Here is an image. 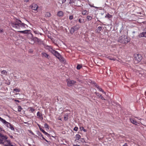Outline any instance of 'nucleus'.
Instances as JSON below:
<instances>
[{
    "mask_svg": "<svg viewBox=\"0 0 146 146\" xmlns=\"http://www.w3.org/2000/svg\"><path fill=\"white\" fill-rule=\"evenodd\" d=\"M40 131H42L43 133L45 132V131L42 129L40 128Z\"/></svg>",
    "mask_w": 146,
    "mask_h": 146,
    "instance_id": "37998d69",
    "label": "nucleus"
},
{
    "mask_svg": "<svg viewBox=\"0 0 146 146\" xmlns=\"http://www.w3.org/2000/svg\"><path fill=\"white\" fill-rule=\"evenodd\" d=\"M27 37L28 38L31 39V41L32 38H33V34L31 33V31L30 33H27Z\"/></svg>",
    "mask_w": 146,
    "mask_h": 146,
    "instance_id": "9d476101",
    "label": "nucleus"
},
{
    "mask_svg": "<svg viewBox=\"0 0 146 146\" xmlns=\"http://www.w3.org/2000/svg\"><path fill=\"white\" fill-rule=\"evenodd\" d=\"M13 91L17 92H19L20 91V89H19L15 88L13 90Z\"/></svg>",
    "mask_w": 146,
    "mask_h": 146,
    "instance_id": "72a5a7b5",
    "label": "nucleus"
},
{
    "mask_svg": "<svg viewBox=\"0 0 146 146\" xmlns=\"http://www.w3.org/2000/svg\"><path fill=\"white\" fill-rule=\"evenodd\" d=\"M76 83V82L74 80H68L67 82V84L68 86H73Z\"/></svg>",
    "mask_w": 146,
    "mask_h": 146,
    "instance_id": "0eeeda50",
    "label": "nucleus"
},
{
    "mask_svg": "<svg viewBox=\"0 0 146 146\" xmlns=\"http://www.w3.org/2000/svg\"><path fill=\"white\" fill-rule=\"evenodd\" d=\"M76 0H70L69 4H73L74 3Z\"/></svg>",
    "mask_w": 146,
    "mask_h": 146,
    "instance_id": "7c9ffc66",
    "label": "nucleus"
},
{
    "mask_svg": "<svg viewBox=\"0 0 146 146\" xmlns=\"http://www.w3.org/2000/svg\"><path fill=\"white\" fill-rule=\"evenodd\" d=\"M102 27H98L96 29L97 32L98 33H99L100 31L102 30Z\"/></svg>",
    "mask_w": 146,
    "mask_h": 146,
    "instance_id": "a211bd4d",
    "label": "nucleus"
},
{
    "mask_svg": "<svg viewBox=\"0 0 146 146\" xmlns=\"http://www.w3.org/2000/svg\"><path fill=\"white\" fill-rule=\"evenodd\" d=\"M41 136L42 137V138L44 139H45L44 138V137L43 135H42V134H41Z\"/></svg>",
    "mask_w": 146,
    "mask_h": 146,
    "instance_id": "49530a36",
    "label": "nucleus"
},
{
    "mask_svg": "<svg viewBox=\"0 0 146 146\" xmlns=\"http://www.w3.org/2000/svg\"><path fill=\"white\" fill-rule=\"evenodd\" d=\"M97 87L98 89L101 92H103L104 94H106V93L103 90L100 88L98 86H97Z\"/></svg>",
    "mask_w": 146,
    "mask_h": 146,
    "instance_id": "4be33fe9",
    "label": "nucleus"
},
{
    "mask_svg": "<svg viewBox=\"0 0 146 146\" xmlns=\"http://www.w3.org/2000/svg\"><path fill=\"white\" fill-rule=\"evenodd\" d=\"M49 50L51 52L55 55L58 58H60L61 55L57 51L53 50L51 48H50Z\"/></svg>",
    "mask_w": 146,
    "mask_h": 146,
    "instance_id": "20e7f679",
    "label": "nucleus"
},
{
    "mask_svg": "<svg viewBox=\"0 0 146 146\" xmlns=\"http://www.w3.org/2000/svg\"><path fill=\"white\" fill-rule=\"evenodd\" d=\"M64 119L65 120H66L68 119V116L66 115L64 116Z\"/></svg>",
    "mask_w": 146,
    "mask_h": 146,
    "instance_id": "4c0bfd02",
    "label": "nucleus"
},
{
    "mask_svg": "<svg viewBox=\"0 0 146 146\" xmlns=\"http://www.w3.org/2000/svg\"><path fill=\"white\" fill-rule=\"evenodd\" d=\"M41 54L42 55V56L44 57H45L49 58V55L46 54V53L43 52H42Z\"/></svg>",
    "mask_w": 146,
    "mask_h": 146,
    "instance_id": "2eb2a0df",
    "label": "nucleus"
},
{
    "mask_svg": "<svg viewBox=\"0 0 146 146\" xmlns=\"http://www.w3.org/2000/svg\"><path fill=\"white\" fill-rule=\"evenodd\" d=\"M37 42L39 44H43L42 41L40 39L38 38V40Z\"/></svg>",
    "mask_w": 146,
    "mask_h": 146,
    "instance_id": "412c9836",
    "label": "nucleus"
},
{
    "mask_svg": "<svg viewBox=\"0 0 146 146\" xmlns=\"http://www.w3.org/2000/svg\"><path fill=\"white\" fill-rule=\"evenodd\" d=\"M112 17V16L109 14H108L105 16V17L108 18H110Z\"/></svg>",
    "mask_w": 146,
    "mask_h": 146,
    "instance_id": "cd10ccee",
    "label": "nucleus"
},
{
    "mask_svg": "<svg viewBox=\"0 0 146 146\" xmlns=\"http://www.w3.org/2000/svg\"><path fill=\"white\" fill-rule=\"evenodd\" d=\"M29 132H30L32 134H33V135H34V133H33V132L31 131H29Z\"/></svg>",
    "mask_w": 146,
    "mask_h": 146,
    "instance_id": "8fccbe9b",
    "label": "nucleus"
},
{
    "mask_svg": "<svg viewBox=\"0 0 146 146\" xmlns=\"http://www.w3.org/2000/svg\"><path fill=\"white\" fill-rule=\"evenodd\" d=\"M82 130L86 132V130L83 127H82Z\"/></svg>",
    "mask_w": 146,
    "mask_h": 146,
    "instance_id": "c03bdc74",
    "label": "nucleus"
},
{
    "mask_svg": "<svg viewBox=\"0 0 146 146\" xmlns=\"http://www.w3.org/2000/svg\"><path fill=\"white\" fill-rule=\"evenodd\" d=\"M102 100H105V99H104L103 96L101 95H100L99 93H98L96 94Z\"/></svg>",
    "mask_w": 146,
    "mask_h": 146,
    "instance_id": "f3484780",
    "label": "nucleus"
},
{
    "mask_svg": "<svg viewBox=\"0 0 146 146\" xmlns=\"http://www.w3.org/2000/svg\"><path fill=\"white\" fill-rule=\"evenodd\" d=\"M18 101H18V100H17V101H17V102H18Z\"/></svg>",
    "mask_w": 146,
    "mask_h": 146,
    "instance_id": "4d7b16f0",
    "label": "nucleus"
},
{
    "mask_svg": "<svg viewBox=\"0 0 146 146\" xmlns=\"http://www.w3.org/2000/svg\"><path fill=\"white\" fill-rule=\"evenodd\" d=\"M29 0H24V1L25 3H27L29 1Z\"/></svg>",
    "mask_w": 146,
    "mask_h": 146,
    "instance_id": "a18cd8bd",
    "label": "nucleus"
},
{
    "mask_svg": "<svg viewBox=\"0 0 146 146\" xmlns=\"http://www.w3.org/2000/svg\"><path fill=\"white\" fill-rule=\"evenodd\" d=\"M46 141V142H48V141L46 139H44Z\"/></svg>",
    "mask_w": 146,
    "mask_h": 146,
    "instance_id": "5fc2aeb1",
    "label": "nucleus"
},
{
    "mask_svg": "<svg viewBox=\"0 0 146 146\" xmlns=\"http://www.w3.org/2000/svg\"><path fill=\"white\" fill-rule=\"evenodd\" d=\"M66 1V0H62V4L65 3V2Z\"/></svg>",
    "mask_w": 146,
    "mask_h": 146,
    "instance_id": "de8ad7c7",
    "label": "nucleus"
},
{
    "mask_svg": "<svg viewBox=\"0 0 146 146\" xmlns=\"http://www.w3.org/2000/svg\"><path fill=\"white\" fill-rule=\"evenodd\" d=\"M130 122L133 124L138 126L140 125V123L133 118H130Z\"/></svg>",
    "mask_w": 146,
    "mask_h": 146,
    "instance_id": "423d86ee",
    "label": "nucleus"
},
{
    "mask_svg": "<svg viewBox=\"0 0 146 146\" xmlns=\"http://www.w3.org/2000/svg\"><path fill=\"white\" fill-rule=\"evenodd\" d=\"M0 121L2 122L3 124H5L7 127L9 128V127L12 125L10 123L7 122L5 120L0 117Z\"/></svg>",
    "mask_w": 146,
    "mask_h": 146,
    "instance_id": "39448f33",
    "label": "nucleus"
},
{
    "mask_svg": "<svg viewBox=\"0 0 146 146\" xmlns=\"http://www.w3.org/2000/svg\"><path fill=\"white\" fill-rule=\"evenodd\" d=\"M76 137L77 139L78 140L80 138L81 136L80 135L78 134L76 135Z\"/></svg>",
    "mask_w": 146,
    "mask_h": 146,
    "instance_id": "c85d7f7f",
    "label": "nucleus"
},
{
    "mask_svg": "<svg viewBox=\"0 0 146 146\" xmlns=\"http://www.w3.org/2000/svg\"><path fill=\"white\" fill-rule=\"evenodd\" d=\"M1 73L4 75H6L7 74V72L6 70H3L1 72Z\"/></svg>",
    "mask_w": 146,
    "mask_h": 146,
    "instance_id": "b1692460",
    "label": "nucleus"
},
{
    "mask_svg": "<svg viewBox=\"0 0 146 146\" xmlns=\"http://www.w3.org/2000/svg\"><path fill=\"white\" fill-rule=\"evenodd\" d=\"M38 7V6L36 4H33L31 5V8L34 10H36Z\"/></svg>",
    "mask_w": 146,
    "mask_h": 146,
    "instance_id": "1a4fd4ad",
    "label": "nucleus"
},
{
    "mask_svg": "<svg viewBox=\"0 0 146 146\" xmlns=\"http://www.w3.org/2000/svg\"><path fill=\"white\" fill-rule=\"evenodd\" d=\"M9 128L12 130L13 131L14 130V128L13 127V126L11 125L10 127Z\"/></svg>",
    "mask_w": 146,
    "mask_h": 146,
    "instance_id": "e433bc0d",
    "label": "nucleus"
},
{
    "mask_svg": "<svg viewBox=\"0 0 146 146\" xmlns=\"http://www.w3.org/2000/svg\"><path fill=\"white\" fill-rule=\"evenodd\" d=\"M87 13V11L85 10L82 11V13L83 15H86Z\"/></svg>",
    "mask_w": 146,
    "mask_h": 146,
    "instance_id": "393cba45",
    "label": "nucleus"
},
{
    "mask_svg": "<svg viewBox=\"0 0 146 146\" xmlns=\"http://www.w3.org/2000/svg\"><path fill=\"white\" fill-rule=\"evenodd\" d=\"M3 131L5 132V131L3 129V128L0 126V131Z\"/></svg>",
    "mask_w": 146,
    "mask_h": 146,
    "instance_id": "79ce46f5",
    "label": "nucleus"
},
{
    "mask_svg": "<svg viewBox=\"0 0 146 146\" xmlns=\"http://www.w3.org/2000/svg\"><path fill=\"white\" fill-rule=\"evenodd\" d=\"M11 138H12L13 137V136H11Z\"/></svg>",
    "mask_w": 146,
    "mask_h": 146,
    "instance_id": "6e6d98bb",
    "label": "nucleus"
},
{
    "mask_svg": "<svg viewBox=\"0 0 146 146\" xmlns=\"http://www.w3.org/2000/svg\"><path fill=\"white\" fill-rule=\"evenodd\" d=\"M81 68L82 66L80 64L78 65L76 67L77 69L78 70L80 69Z\"/></svg>",
    "mask_w": 146,
    "mask_h": 146,
    "instance_id": "c756f323",
    "label": "nucleus"
},
{
    "mask_svg": "<svg viewBox=\"0 0 146 146\" xmlns=\"http://www.w3.org/2000/svg\"><path fill=\"white\" fill-rule=\"evenodd\" d=\"M87 19L88 20L90 21L92 19V17L90 16H88L87 17Z\"/></svg>",
    "mask_w": 146,
    "mask_h": 146,
    "instance_id": "bb28decb",
    "label": "nucleus"
},
{
    "mask_svg": "<svg viewBox=\"0 0 146 146\" xmlns=\"http://www.w3.org/2000/svg\"><path fill=\"white\" fill-rule=\"evenodd\" d=\"M3 32V30L2 29H0V33H1Z\"/></svg>",
    "mask_w": 146,
    "mask_h": 146,
    "instance_id": "603ef678",
    "label": "nucleus"
},
{
    "mask_svg": "<svg viewBox=\"0 0 146 146\" xmlns=\"http://www.w3.org/2000/svg\"><path fill=\"white\" fill-rule=\"evenodd\" d=\"M37 115L38 116V118L40 119H43L42 115L39 112H38L37 113Z\"/></svg>",
    "mask_w": 146,
    "mask_h": 146,
    "instance_id": "ddd939ff",
    "label": "nucleus"
},
{
    "mask_svg": "<svg viewBox=\"0 0 146 146\" xmlns=\"http://www.w3.org/2000/svg\"><path fill=\"white\" fill-rule=\"evenodd\" d=\"M140 38L146 37V32H143L140 33L138 36Z\"/></svg>",
    "mask_w": 146,
    "mask_h": 146,
    "instance_id": "6e6552de",
    "label": "nucleus"
},
{
    "mask_svg": "<svg viewBox=\"0 0 146 146\" xmlns=\"http://www.w3.org/2000/svg\"><path fill=\"white\" fill-rule=\"evenodd\" d=\"M75 31H76L75 30L74 28H73V27H72L71 28L70 30V33L71 34H73Z\"/></svg>",
    "mask_w": 146,
    "mask_h": 146,
    "instance_id": "6ab92c4d",
    "label": "nucleus"
},
{
    "mask_svg": "<svg viewBox=\"0 0 146 146\" xmlns=\"http://www.w3.org/2000/svg\"><path fill=\"white\" fill-rule=\"evenodd\" d=\"M44 133L47 136H48L49 135V134L45 131Z\"/></svg>",
    "mask_w": 146,
    "mask_h": 146,
    "instance_id": "58836bf2",
    "label": "nucleus"
},
{
    "mask_svg": "<svg viewBox=\"0 0 146 146\" xmlns=\"http://www.w3.org/2000/svg\"><path fill=\"white\" fill-rule=\"evenodd\" d=\"M78 128L77 127H74V130L76 131H78Z\"/></svg>",
    "mask_w": 146,
    "mask_h": 146,
    "instance_id": "ea45409f",
    "label": "nucleus"
},
{
    "mask_svg": "<svg viewBox=\"0 0 146 146\" xmlns=\"http://www.w3.org/2000/svg\"><path fill=\"white\" fill-rule=\"evenodd\" d=\"M59 60L62 62L64 61V59L61 56H60V58H58Z\"/></svg>",
    "mask_w": 146,
    "mask_h": 146,
    "instance_id": "2f4dec72",
    "label": "nucleus"
},
{
    "mask_svg": "<svg viewBox=\"0 0 146 146\" xmlns=\"http://www.w3.org/2000/svg\"><path fill=\"white\" fill-rule=\"evenodd\" d=\"M35 110L34 109L32 108L31 107L30 108L29 111L30 112L33 113L35 111Z\"/></svg>",
    "mask_w": 146,
    "mask_h": 146,
    "instance_id": "5701e85b",
    "label": "nucleus"
},
{
    "mask_svg": "<svg viewBox=\"0 0 146 146\" xmlns=\"http://www.w3.org/2000/svg\"><path fill=\"white\" fill-rule=\"evenodd\" d=\"M4 143L3 142V140L1 139L0 138V144H3Z\"/></svg>",
    "mask_w": 146,
    "mask_h": 146,
    "instance_id": "a19ab883",
    "label": "nucleus"
},
{
    "mask_svg": "<svg viewBox=\"0 0 146 146\" xmlns=\"http://www.w3.org/2000/svg\"><path fill=\"white\" fill-rule=\"evenodd\" d=\"M22 108L21 106H19L18 107V111L20 112L21 111Z\"/></svg>",
    "mask_w": 146,
    "mask_h": 146,
    "instance_id": "a878e982",
    "label": "nucleus"
},
{
    "mask_svg": "<svg viewBox=\"0 0 146 146\" xmlns=\"http://www.w3.org/2000/svg\"><path fill=\"white\" fill-rule=\"evenodd\" d=\"M81 19H79V22H80V23H82V22L81 21Z\"/></svg>",
    "mask_w": 146,
    "mask_h": 146,
    "instance_id": "09e8293b",
    "label": "nucleus"
},
{
    "mask_svg": "<svg viewBox=\"0 0 146 146\" xmlns=\"http://www.w3.org/2000/svg\"><path fill=\"white\" fill-rule=\"evenodd\" d=\"M7 143L8 144L7 145H12L11 143V142H10V141L9 140H7Z\"/></svg>",
    "mask_w": 146,
    "mask_h": 146,
    "instance_id": "f704fd0d",
    "label": "nucleus"
},
{
    "mask_svg": "<svg viewBox=\"0 0 146 146\" xmlns=\"http://www.w3.org/2000/svg\"><path fill=\"white\" fill-rule=\"evenodd\" d=\"M51 15L50 13L49 12H46L45 14V16L46 17H49L51 16Z\"/></svg>",
    "mask_w": 146,
    "mask_h": 146,
    "instance_id": "aec40b11",
    "label": "nucleus"
},
{
    "mask_svg": "<svg viewBox=\"0 0 146 146\" xmlns=\"http://www.w3.org/2000/svg\"><path fill=\"white\" fill-rule=\"evenodd\" d=\"M34 33L36 34H38L37 33V32L36 31H34Z\"/></svg>",
    "mask_w": 146,
    "mask_h": 146,
    "instance_id": "864d4df0",
    "label": "nucleus"
},
{
    "mask_svg": "<svg viewBox=\"0 0 146 146\" xmlns=\"http://www.w3.org/2000/svg\"><path fill=\"white\" fill-rule=\"evenodd\" d=\"M73 15H70L69 17V19L70 20L72 19L73 18Z\"/></svg>",
    "mask_w": 146,
    "mask_h": 146,
    "instance_id": "c9c22d12",
    "label": "nucleus"
},
{
    "mask_svg": "<svg viewBox=\"0 0 146 146\" xmlns=\"http://www.w3.org/2000/svg\"><path fill=\"white\" fill-rule=\"evenodd\" d=\"M38 40V38L36 37H33L31 40V44H34L35 42L37 41Z\"/></svg>",
    "mask_w": 146,
    "mask_h": 146,
    "instance_id": "9b49d317",
    "label": "nucleus"
},
{
    "mask_svg": "<svg viewBox=\"0 0 146 146\" xmlns=\"http://www.w3.org/2000/svg\"><path fill=\"white\" fill-rule=\"evenodd\" d=\"M123 146H128L126 143H125Z\"/></svg>",
    "mask_w": 146,
    "mask_h": 146,
    "instance_id": "3c124183",
    "label": "nucleus"
},
{
    "mask_svg": "<svg viewBox=\"0 0 146 146\" xmlns=\"http://www.w3.org/2000/svg\"><path fill=\"white\" fill-rule=\"evenodd\" d=\"M64 15L63 12L62 11H58L57 13V15L60 17H62Z\"/></svg>",
    "mask_w": 146,
    "mask_h": 146,
    "instance_id": "f8f14e48",
    "label": "nucleus"
},
{
    "mask_svg": "<svg viewBox=\"0 0 146 146\" xmlns=\"http://www.w3.org/2000/svg\"><path fill=\"white\" fill-rule=\"evenodd\" d=\"M44 126L45 128H47L48 129H49V126L47 123L44 124Z\"/></svg>",
    "mask_w": 146,
    "mask_h": 146,
    "instance_id": "473e14b6",
    "label": "nucleus"
},
{
    "mask_svg": "<svg viewBox=\"0 0 146 146\" xmlns=\"http://www.w3.org/2000/svg\"><path fill=\"white\" fill-rule=\"evenodd\" d=\"M75 31H76L80 27L79 25H77L73 27Z\"/></svg>",
    "mask_w": 146,
    "mask_h": 146,
    "instance_id": "dca6fc26",
    "label": "nucleus"
},
{
    "mask_svg": "<svg viewBox=\"0 0 146 146\" xmlns=\"http://www.w3.org/2000/svg\"><path fill=\"white\" fill-rule=\"evenodd\" d=\"M135 60L136 61V63H138L140 62L142 59L141 55L139 54H135L134 55Z\"/></svg>",
    "mask_w": 146,
    "mask_h": 146,
    "instance_id": "7ed1b4c3",
    "label": "nucleus"
},
{
    "mask_svg": "<svg viewBox=\"0 0 146 146\" xmlns=\"http://www.w3.org/2000/svg\"><path fill=\"white\" fill-rule=\"evenodd\" d=\"M11 26L16 30H18L17 31L21 33L27 34L30 33V30L20 31V30L24 29L28 26L26 24L22 22L20 20L16 19L15 21L11 23Z\"/></svg>",
    "mask_w": 146,
    "mask_h": 146,
    "instance_id": "f257e3e1",
    "label": "nucleus"
},
{
    "mask_svg": "<svg viewBox=\"0 0 146 146\" xmlns=\"http://www.w3.org/2000/svg\"><path fill=\"white\" fill-rule=\"evenodd\" d=\"M0 137L2 138V140H6L7 139L6 136H4L1 133H0Z\"/></svg>",
    "mask_w": 146,
    "mask_h": 146,
    "instance_id": "4468645a",
    "label": "nucleus"
},
{
    "mask_svg": "<svg viewBox=\"0 0 146 146\" xmlns=\"http://www.w3.org/2000/svg\"><path fill=\"white\" fill-rule=\"evenodd\" d=\"M130 40V38H127V36L124 35H122L119 37L118 40L119 42L123 44H127L129 42Z\"/></svg>",
    "mask_w": 146,
    "mask_h": 146,
    "instance_id": "f03ea898",
    "label": "nucleus"
}]
</instances>
